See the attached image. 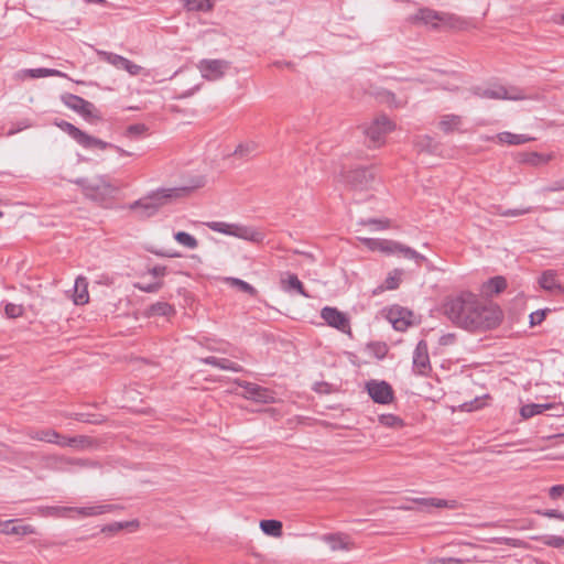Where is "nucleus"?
<instances>
[{
  "label": "nucleus",
  "mask_w": 564,
  "mask_h": 564,
  "mask_svg": "<svg viewBox=\"0 0 564 564\" xmlns=\"http://www.w3.org/2000/svg\"><path fill=\"white\" fill-rule=\"evenodd\" d=\"M443 310L453 324L469 332L496 328L502 318V313L497 305L484 304L469 292L447 299Z\"/></svg>",
  "instance_id": "nucleus-1"
},
{
  "label": "nucleus",
  "mask_w": 564,
  "mask_h": 564,
  "mask_svg": "<svg viewBox=\"0 0 564 564\" xmlns=\"http://www.w3.org/2000/svg\"><path fill=\"white\" fill-rule=\"evenodd\" d=\"M188 192V187L159 188L131 203L129 209L140 218H150L172 199L183 197Z\"/></svg>",
  "instance_id": "nucleus-2"
},
{
  "label": "nucleus",
  "mask_w": 564,
  "mask_h": 564,
  "mask_svg": "<svg viewBox=\"0 0 564 564\" xmlns=\"http://www.w3.org/2000/svg\"><path fill=\"white\" fill-rule=\"evenodd\" d=\"M84 195L97 203L104 204L115 197L119 187L106 175H98L91 178H77L75 181Z\"/></svg>",
  "instance_id": "nucleus-3"
},
{
  "label": "nucleus",
  "mask_w": 564,
  "mask_h": 564,
  "mask_svg": "<svg viewBox=\"0 0 564 564\" xmlns=\"http://www.w3.org/2000/svg\"><path fill=\"white\" fill-rule=\"evenodd\" d=\"M359 240L371 251H380L386 254L400 253L406 259L414 260L417 265L427 262L423 254L394 240L375 238H359Z\"/></svg>",
  "instance_id": "nucleus-4"
},
{
  "label": "nucleus",
  "mask_w": 564,
  "mask_h": 564,
  "mask_svg": "<svg viewBox=\"0 0 564 564\" xmlns=\"http://www.w3.org/2000/svg\"><path fill=\"white\" fill-rule=\"evenodd\" d=\"M57 126L85 149L98 148L100 150H105L107 148H115L121 155H130V153L124 151L123 149L115 147L111 143L105 142L93 135H89L70 122L63 120L58 122Z\"/></svg>",
  "instance_id": "nucleus-5"
},
{
  "label": "nucleus",
  "mask_w": 564,
  "mask_h": 564,
  "mask_svg": "<svg viewBox=\"0 0 564 564\" xmlns=\"http://www.w3.org/2000/svg\"><path fill=\"white\" fill-rule=\"evenodd\" d=\"M394 123L384 115L376 117L364 130L369 145L373 148L381 147L384 143L386 135L394 129Z\"/></svg>",
  "instance_id": "nucleus-6"
},
{
  "label": "nucleus",
  "mask_w": 564,
  "mask_h": 564,
  "mask_svg": "<svg viewBox=\"0 0 564 564\" xmlns=\"http://www.w3.org/2000/svg\"><path fill=\"white\" fill-rule=\"evenodd\" d=\"M62 101L66 107L78 112L90 122L101 119V116L95 105L77 95L64 94L62 95Z\"/></svg>",
  "instance_id": "nucleus-7"
},
{
  "label": "nucleus",
  "mask_w": 564,
  "mask_h": 564,
  "mask_svg": "<svg viewBox=\"0 0 564 564\" xmlns=\"http://www.w3.org/2000/svg\"><path fill=\"white\" fill-rule=\"evenodd\" d=\"M473 94L479 98L486 99H505V100H522L525 99L522 90L518 88H507L501 85H492L490 87H476Z\"/></svg>",
  "instance_id": "nucleus-8"
},
{
  "label": "nucleus",
  "mask_w": 564,
  "mask_h": 564,
  "mask_svg": "<svg viewBox=\"0 0 564 564\" xmlns=\"http://www.w3.org/2000/svg\"><path fill=\"white\" fill-rule=\"evenodd\" d=\"M197 68L204 79L215 82L221 79L230 68V62L226 59H202Z\"/></svg>",
  "instance_id": "nucleus-9"
},
{
  "label": "nucleus",
  "mask_w": 564,
  "mask_h": 564,
  "mask_svg": "<svg viewBox=\"0 0 564 564\" xmlns=\"http://www.w3.org/2000/svg\"><path fill=\"white\" fill-rule=\"evenodd\" d=\"M239 387L243 389L241 395L245 399L252 400L259 403H271L274 401V393L268 388L261 387L259 384L241 381L239 379L235 380Z\"/></svg>",
  "instance_id": "nucleus-10"
},
{
  "label": "nucleus",
  "mask_w": 564,
  "mask_h": 564,
  "mask_svg": "<svg viewBox=\"0 0 564 564\" xmlns=\"http://www.w3.org/2000/svg\"><path fill=\"white\" fill-rule=\"evenodd\" d=\"M366 390L376 403L390 404L394 400L393 389L387 381L370 380L366 383Z\"/></svg>",
  "instance_id": "nucleus-11"
},
{
  "label": "nucleus",
  "mask_w": 564,
  "mask_h": 564,
  "mask_svg": "<svg viewBox=\"0 0 564 564\" xmlns=\"http://www.w3.org/2000/svg\"><path fill=\"white\" fill-rule=\"evenodd\" d=\"M321 317L327 323V325L345 334H350L351 329L348 317L336 307L325 306L321 311Z\"/></svg>",
  "instance_id": "nucleus-12"
},
{
  "label": "nucleus",
  "mask_w": 564,
  "mask_h": 564,
  "mask_svg": "<svg viewBox=\"0 0 564 564\" xmlns=\"http://www.w3.org/2000/svg\"><path fill=\"white\" fill-rule=\"evenodd\" d=\"M346 182L355 189H367L375 180L373 172L368 167L350 170L345 175Z\"/></svg>",
  "instance_id": "nucleus-13"
},
{
  "label": "nucleus",
  "mask_w": 564,
  "mask_h": 564,
  "mask_svg": "<svg viewBox=\"0 0 564 564\" xmlns=\"http://www.w3.org/2000/svg\"><path fill=\"white\" fill-rule=\"evenodd\" d=\"M431 369L427 344L420 340L413 352V371L419 376H427Z\"/></svg>",
  "instance_id": "nucleus-14"
},
{
  "label": "nucleus",
  "mask_w": 564,
  "mask_h": 564,
  "mask_svg": "<svg viewBox=\"0 0 564 564\" xmlns=\"http://www.w3.org/2000/svg\"><path fill=\"white\" fill-rule=\"evenodd\" d=\"M546 410H555V413L553 414L554 416L564 415V406L561 404H555V403L525 404V405L521 406L520 414L523 419H530L532 416L542 414Z\"/></svg>",
  "instance_id": "nucleus-15"
},
{
  "label": "nucleus",
  "mask_w": 564,
  "mask_h": 564,
  "mask_svg": "<svg viewBox=\"0 0 564 564\" xmlns=\"http://www.w3.org/2000/svg\"><path fill=\"white\" fill-rule=\"evenodd\" d=\"M68 508L70 509L69 516H72V513H75L78 517L87 518V517H96V516H100V514H104L107 512H111L117 507L113 505H97V506H91V507H68Z\"/></svg>",
  "instance_id": "nucleus-16"
},
{
  "label": "nucleus",
  "mask_w": 564,
  "mask_h": 564,
  "mask_svg": "<svg viewBox=\"0 0 564 564\" xmlns=\"http://www.w3.org/2000/svg\"><path fill=\"white\" fill-rule=\"evenodd\" d=\"M332 551L350 550L351 542L349 538L341 533L324 534L321 538Z\"/></svg>",
  "instance_id": "nucleus-17"
},
{
  "label": "nucleus",
  "mask_w": 564,
  "mask_h": 564,
  "mask_svg": "<svg viewBox=\"0 0 564 564\" xmlns=\"http://www.w3.org/2000/svg\"><path fill=\"white\" fill-rule=\"evenodd\" d=\"M444 18L438 12L424 8L420 9L414 15L410 18V21L417 23L421 22L423 24H430L432 26H436L438 21H443Z\"/></svg>",
  "instance_id": "nucleus-18"
},
{
  "label": "nucleus",
  "mask_w": 564,
  "mask_h": 564,
  "mask_svg": "<svg viewBox=\"0 0 564 564\" xmlns=\"http://www.w3.org/2000/svg\"><path fill=\"white\" fill-rule=\"evenodd\" d=\"M1 533L4 535H29L34 534L35 529L30 524H18L13 520L3 522Z\"/></svg>",
  "instance_id": "nucleus-19"
},
{
  "label": "nucleus",
  "mask_w": 564,
  "mask_h": 564,
  "mask_svg": "<svg viewBox=\"0 0 564 564\" xmlns=\"http://www.w3.org/2000/svg\"><path fill=\"white\" fill-rule=\"evenodd\" d=\"M540 286L545 290L556 294H561L564 292L563 286L558 283L556 279V274L552 270H546L542 273L539 279Z\"/></svg>",
  "instance_id": "nucleus-20"
},
{
  "label": "nucleus",
  "mask_w": 564,
  "mask_h": 564,
  "mask_svg": "<svg viewBox=\"0 0 564 564\" xmlns=\"http://www.w3.org/2000/svg\"><path fill=\"white\" fill-rule=\"evenodd\" d=\"M234 237H237V238H240L243 240H248L251 242H256V243H260L264 239V235L261 231H259L252 227L240 226V225H236Z\"/></svg>",
  "instance_id": "nucleus-21"
},
{
  "label": "nucleus",
  "mask_w": 564,
  "mask_h": 564,
  "mask_svg": "<svg viewBox=\"0 0 564 564\" xmlns=\"http://www.w3.org/2000/svg\"><path fill=\"white\" fill-rule=\"evenodd\" d=\"M282 289L285 292L295 291L304 297H310V294L306 293L302 282L299 280L297 275L294 273H288L285 278L281 279Z\"/></svg>",
  "instance_id": "nucleus-22"
},
{
  "label": "nucleus",
  "mask_w": 564,
  "mask_h": 564,
  "mask_svg": "<svg viewBox=\"0 0 564 564\" xmlns=\"http://www.w3.org/2000/svg\"><path fill=\"white\" fill-rule=\"evenodd\" d=\"M87 286H88V282H87L86 278L78 276L76 279L75 285H74V289H75L74 303L76 305H83V304L88 303L89 294H88Z\"/></svg>",
  "instance_id": "nucleus-23"
},
{
  "label": "nucleus",
  "mask_w": 564,
  "mask_h": 564,
  "mask_svg": "<svg viewBox=\"0 0 564 564\" xmlns=\"http://www.w3.org/2000/svg\"><path fill=\"white\" fill-rule=\"evenodd\" d=\"M26 434L32 440L43 441L53 444L58 443V440L61 438V435L52 429L41 431H29Z\"/></svg>",
  "instance_id": "nucleus-24"
},
{
  "label": "nucleus",
  "mask_w": 564,
  "mask_h": 564,
  "mask_svg": "<svg viewBox=\"0 0 564 564\" xmlns=\"http://www.w3.org/2000/svg\"><path fill=\"white\" fill-rule=\"evenodd\" d=\"M462 118L457 115H444L438 122L440 129L445 133H451L459 128Z\"/></svg>",
  "instance_id": "nucleus-25"
},
{
  "label": "nucleus",
  "mask_w": 564,
  "mask_h": 564,
  "mask_svg": "<svg viewBox=\"0 0 564 564\" xmlns=\"http://www.w3.org/2000/svg\"><path fill=\"white\" fill-rule=\"evenodd\" d=\"M187 11L209 12L214 8V0H182Z\"/></svg>",
  "instance_id": "nucleus-26"
},
{
  "label": "nucleus",
  "mask_w": 564,
  "mask_h": 564,
  "mask_svg": "<svg viewBox=\"0 0 564 564\" xmlns=\"http://www.w3.org/2000/svg\"><path fill=\"white\" fill-rule=\"evenodd\" d=\"M174 313V307L167 302H156L150 305L147 310L148 316H170Z\"/></svg>",
  "instance_id": "nucleus-27"
},
{
  "label": "nucleus",
  "mask_w": 564,
  "mask_h": 564,
  "mask_svg": "<svg viewBox=\"0 0 564 564\" xmlns=\"http://www.w3.org/2000/svg\"><path fill=\"white\" fill-rule=\"evenodd\" d=\"M496 138L499 140V142L508 144H523L533 140V138H529L524 134H514L507 131L498 133Z\"/></svg>",
  "instance_id": "nucleus-28"
},
{
  "label": "nucleus",
  "mask_w": 564,
  "mask_h": 564,
  "mask_svg": "<svg viewBox=\"0 0 564 564\" xmlns=\"http://www.w3.org/2000/svg\"><path fill=\"white\" fill-rule=\"evenodd\" d=\"M23 73L31 78H41L48 76L66 77V74L53 68H31L23 70Z\"/></svg>",
  "instance_id": "nucleus-29"
},
{
  "label": "nucleus",
  "mask_w": 564,
  "mask_h": 564,
  "mask_svg": "<svg viewBox=\"0 0 564 564\" xmlns=\"http://www.w3.org/2000/svg\"><path fill=\"white\" fill-rule=\"evenodd\" d=\"M260 528L270 536L279 538L282 535V523L278 520H262Z\"/></svg>",
  "instance_id": "nucleus-30"
},
{
  "label": "nucleus",
  "mask_w": 564,
  "mask_h": 564,
  "mask_svg": "<svg viewBox=\"0 0 564 564\" xmlns=\"http://www.w3.org/2000/svg\"><path fill=\"white\" fill-rule=\"evenodd\" d=\"M507 288V281L503 276H494L485 284V291L489 294H498Z\"/></svg>",
  "instance_id": "nucleus-31"
},
{
  "label": "nucleus",
  "mask_w": 564,
  "mask_h": 564,
  "mask_svg": "<svg viewBox=\"0 0 564 564\" xmlns=\"http://www.w3.org/2000/svg\"><path fill=\"white\" fill-rule=\"evenodd\" d=\"M415 148L419 152L434 153L437 150L438 144L433 138L423 135L415 141Z\"/></svg>",
  "instance_id": "nucleus-32"
},
{
  "label": "nucleus",
  "mask_w": 564,
  "mask_h": 564,
  "mask_svg": "<svg viewBox=\"0 0 564 564\" xmlns=\"http://www.w3.org/2000/svg\"><path fill=\"white\" fill-rule=\"evenodd\" d=\"M414 501L426 508H453V502L440 498H419Z\"/></svg>",
  "instance_id": "nucleus-33"
},
{
  "label": "nucleus",
  "mask_w": 564,
  "mask_h": 564,
  "mask_svg": "<svg viewBox=\"0 0 564 564\" xmlns=\"http://www.w3.org/2000/svg\"><path fill=\"white\" fill-rule=\"evenodd\" d=\"M68 507H45L41 509V514L45 517H55V518H72L69 516Z\"/></svg>",
  "instance_id": "nucleus-34"
},
{
  "label": "nucleus",
  "mask_w": 564,
  "mask_h": 564,
  "mask_svg": "<svg viewBox=\"0 0 564 564\" xmlns=\"http://www.w3.org/2000/svg\"><path fill=\"white\" fill-rule=\"evenodd\" d=\"M98 55L107 63L111 64L117 68H122L126 62V57L106 51H99Z\"/></svg>",
  "instance_id": "nucleus-35"
},
{
  "label": "nucleus",
  "mask_w": 564,
  "mask_h": 564,
  "mask_svg": "<svg viewBox=\"0 0 564 564\" xmlns=\"http://www.w3.org/2000/svg\"><path fill=\"white\" fill-rule=\"evenodd\" d=\"M209 229L216 232L234 236L236 225L224 221H210L206 224Z\"/></svg>",
  "instance_id": "nucleus-36"
},
{
  "label": "nucleus",
  "mask_w": 564,
  "mask_h": 564,
  "mask_svg": "<svg viewBox=\"0 0 564 564\" xmlns=\"http://www.w3.org/2000/svg\"><path fill=\"white\" fill-rule=\"evenodd\" d=\"M174 239L188 249H195L198 246L197 239L185 231H178L174 235Z\"/></svg>",
  "instance_id": "nucleus-37"
},
{
  "label": "nucleus",
  "mask_w": 564,
  "mask_h": 564,
  "mask_svg": "<svg viewBox=\"0 0 564 564\" xmlns=\"http://www.w3.org/2000/svg\"><path fill=\"white\" fill-rule=\"evenodd\" d=\"M130 527H138V521L113 522V523L105 525L101 529V532L108 533V534H115V533L119 532L120 530L130 528Z\"/></svg>",
  "instance_id": "nucleus-38"
},
{
  "label": "nucleus",
  "mask_w": 564,
  "mask_h": 564,
  "mask_svg": "<svg viewBox=\"0 0 564 564\" xmlns=\"http://www.w3.org/2000/svg\"><path fill=\"white\" fill-rule=\"evenodd\" d=\"M379 422L383 426L400 429L404 425L403 420L394 414H382L379 416Z\"/></svg>",
  "instance_id": "nucleus-39"
},
{
  "label": "nucleus",
  "mask_w": 564,
  "mask_h": 564,
  "mask_svg": "<svg viewBox=\"0 0 564 564\" xmlns=\"http://www.w3.org/2000/svg\"><path fill=\"white\" fill-rule=\"evenodd\" d=\"M397 314H401V311H391L389 314V319L392 323V326L395 330L403 332L410 325V322L406 321L403 316L397 317Z\"/></svg>",
  "instance_id": "nucleus-40"
},
{
  "label": "nucleus",
  "mask_w": 564,
  "mask_h": 564,
  "mask_svg": "<svg viewBox=\"0 0 564 564\" xmlns=\"http://www.w3.org/2000/svg\"><path fill=\"white\" fill-rule=\"evenodd\" d=\"M257 150V144L253 141L239 144L234 154L243 159L250 156Z\"/></svg>",
  "instance_id": "nucleus-41"
},
{
  "label": "nucleus",
  "mask_w": 564,
  "mask_h": 564,
  "mask_svg": "<svg viewBox=\"0 0 564 564\" xmlns=\"http://www.w3.org/2000/svg\"><path fill=\"white\" fill-rule=\"evenodd\" d=\"M401 276H402V271L398 270V269H395L394 271L389 273V275L387 276V279L384 281L386 289H388V290L398 289L400 285V282H401Z\"/></svg>",
  "instance_id": "nucleus-42"
},
{
  "label": "nucleus",
  "mask_w": 564,
  "mask_h": 564,
  "mask_svg": "<svg viewBox=\"0 0 564 564\" xmlns=\"http://www.w3.org/2000/svg\"><path fill=\"white\" fill-rule=\"evenodd\" d=\"M229 281L231 285L237 286L241 292L248 293L251 296H256L258 293L251 284L243 280L231 278Z\"/></svg>",
  "instance_id": "nucleus-43"
},
{
  "label": "nucleus",
  "mask_w": 564,
  "mask_h": 564,
  "mask_svg": "<svg viewBox=\"0 0 564 564\" xmlns=\"http://www.w3.org/2000/svg\"><path fill=\"white\" fill-rule=\"evenodd\" d=\"M88 442L87 437L85 436H78V437H61L58 440V443H56L57 445H61V446H73V447H78V446H84L86 443Z\"/></svg>",
  "instance_id": "nucleus-44"
},
{
  "label": "nucleus",
  "mask_w": 564,
  "mask_h": 564,
  "mask_svg": "<svg viewBox=\"0 0 564 564\" xmlns=\"http://www.w3.org/2000/svg\"><path fill=\"white\" fill-rule=\"evenodd\" d=\"M4 313L9 318H18L24 314V307L21 304L8 303Z\"/></svg>",
  "instance_id": "nucleus-45"
},
{
  "label": "nucleus",
  "mask_w": 564,
  "mask_h": 564,
  "mask_svg": "<svg viewBox=\"0 0 564 564\" xmlns=\"http://www.w3.org/2000/svg\"><path fill=\"white\" fill-rule=\"evenodd\" d=\"M532 212V207L516 208V209H501L498 207L497 213L503 217H517L529 214Z\"/></svg>",
  "instance_id": "nucleus-46"
},
{
  "label": "nucleus",
  "mask_w": 564,
  "mask_h": 564,
  "mask_svg": "<svg viewBox=\"0 0 564 564\" xmlns=\"http://www.w3.org/2000/svg\"><path fill=\"white\" fill-rule=\"evenodd\" d=\"M360 225L373 226L376 230H383V229H387L390 227V221H389V219L370 218V219L361 220Z\"/></svg>",
  "instance_id": "nucleus-47"
},
{
  "label": "nucleus",
  "mask_w": 564,
  "mask_h": 564,
  "mask_svg": "<svg viewBox=\"0 0 564 564\" xmlns=\"http://www.w3.org/2000/svg\"><path fill=\"white\" fill-rule=\"evenodd\" d=\"M541 541L544 545L551 547L560 549L564 546V538L560 535H545L541 539Z\"/></svg>",
  "instance_id": "nucleus-48"
},
{
  "label": "nucleus",
  "mask_w": 564,
  "mask_h": 564,
  "mask_svg": "<svg viewBox=\"0 0 564 564\" xmlns=\"http://www.w3.org/2000/svg\"><path fill=\"white\" fill-rule=\"evenodd\" d=\"M221 370H230L234 372H240L242 371V367L236 362H232L231 360L227 358H219L218 367Z\"/></svg>",
  "instance_id": "nucleus-49"
},
{
  "label": "nucleus",
  "mask_w": 564,
  "mask_h": 564,
  "mask_svg": "<svg viewBox=\"0 0 564 564\" xmlns=\"http://www.w3.org/2000/svg\"><path fill=\"white\" fill-rule=\"evenodd\" d=\"M147 131V127L143 123L130 124L126 130V135L130 138L140 137Z\"/></svg>",
  "instance_id": "nucleus-50"
},
{
  "label": "nucleus",
  "mask_w": 564,
  "mask_h": 564,
  "mask_svg": "<svg viewBox=\"0 0 564 564\" xmlns=\"http://www.w3.org/2000/svg\"><path fill=\"white\" fill-rule=\"evenodd\" d=\"M550 160H551V155H544V154H539V153L533 152V153L529 154L527 162L532 165H540V164L547 163Z\"/></svg>",
  "instance_id": "nucleus-51"
},
{
  "label": "nucleus",
  "mask_w": 564,
  "mask_h": 564,
  "mask_svg": "<svg viewBox=\"0 0 564 564\" xmlns=\"http://www.w3.org/2000/svg\"><path fill=\"white\" fill-rule=\"evenodd\" d=\"M466 561L457 557H434L427 564H465Z\"/></svg>",
  "instance_id": "nucleus-52"
},
{
  "label": "nucleus",
  "mask_w": 564,
  "mask_h": 564,
  "mask_svg": "<svg viewBox=\"0 0 564 564\" xmlns=\"http://www.w3.org/2000/svg\"><path fill=\"white\" fill-rule=\"evenodd\" d=\"M369 347L373 349L376 357L379 359L384 358L388 352V347L383 343L370 344Z\"/></svg>",
  "instance_id": "nucleus-53"
},
{
  "label": "nucleus",
  "mask_w": 564,
  "mask_h": 564,
  "mask_svg": "<svg viewBox=\"0 0 564 564\" xmlns=\"http://www.w3.org/2000/svg\"><path fill=\"white\" fill-rule=\"evenodd\" d=\"M122 69L127 70L130 75L135 76V75L140 74V72L142 70V67L140 65L132 63L130 59L127 58Z\"/></svg>",
  "instance_id": "nucleus-54"
},
{
  "label": "nucleus",
  "mask_w": 564,
  "mask_h": 564,
  "mask_svg": "<svg viewBox=\"0 0 564 564\" xmlns=\"http://www.w3.org/2000/svg\"><path fill=\"white\" fill-rule=\"evenodd\" d=\"M544 193L564 191V178L557 180L542 189Z\"/></svg>",
  "instance_id": "nucleus-55"
},
{
  "label": "nucleus",
  "mask_w": 564,
  "mask_h": 564,
  "mask_svg": "<svg viewBox=\"0 0 564 564\" xmlns=\"http://www.w3.org/2000/svg\"><path fill=\"white\" fill-rule=\"evenodd\" d=\"M564 496V485H555L549 489V497L556 500Z\"/></svg>",
  "instance_id": "nucleus-56"
},
{
  "label": "nucleus",
  "mask_w": 564,
  "mask_h": 564,
  "mask_svg": "<svg viewBox=\"0 0 564 564\" xmlns=\"http://www.w3.org/2000/svg\"><path fill=\"white\" fill-rule=\"evenodd\" d=\"M546 315L545 310H539L530 314V323L531 325L541 324Z\"/></svg>",
  "instance_id": "nucleus-57"
},
{
  "label": "nucleus",
  "mask_w": 564,
  "mask_h": 564,
  "mask_svg": "<svg viewBox=\"0 0 564 564\" xmlns=\"http://www.w3.org/2000/svg\"><path fill=\"white\" fill-rule=\"evenodd\" d=\"M538 513L543 517H546V518H555V519L564 521V513L558 510H555V509L538 511Z\"/></svg>",
  "instance_id": "nucleus-58"
},
{
  "label": "nucleus",
  "mask_w": 564,
  "mask_h": 564,
  "mask_svg": "<svg viewBox=\"0 0 564 564\" xmlns=\"http://www.w3.org/2000/svg\"><path fill=\"white\" fill-rule=\"evenodd\" d=\"M162 286V283L161 282H156V283H151V284H147V285H143V284H137V288L140 289L141 291L143 292H147V293H154L156 291H159Z\"/></svg>",
  "instance_id": "nucleus-59"
},
{
  "label": "nucleus",
  "mask_w": 564,
  "mask_h": 564,
  "mask_svg": "<svg viewBox=\"0 0 564 564\" xmlns=\"http://www.w3.org/2000/svg\"><path fill=\"white\" fill-rule=\"evenodd\" d=\"M455 341V335L454 334H445L441 336L440 338V345L447 346L452 345Z\"/></svg>",
  "instance_id": "nucleus-60"
},
{
  "label": "nucleus",
  "mask_w": 564,
  "mask_h": 564,
  "mask_svg": "<svg viewBox=\"0 0 564 564\" xmlns=\"http://www.w3.org/2000/svg\"><path fill=\"white\" fill-rule=\"evenodd\" d=\"M386 96H387V99H386V100H387V102H388V104H390L391 106H394V107H401V106L403 105L401 101H397V100H395V96H394V94H392V93L388 91V93L386 94Z\"/></svg>",
  "instance_id": "nucleus-61"
},
{
  "label": "nucleus",
  "mask_w": 564,
  "mask_h": 564,
  "mask_svg": "<svg viewBox=\"0 0 564 564\" xmlns=\"http://www.w3.org/2000/svg\"><path fill=\"white\" fill-rule=\"evenodd\" d=\"M200 361L213 367H218L219 358L215 356H209L206 358H202Z\"/></svg>",
  "instance_id": "nucleus-62"
},
{
  "label": "nucleus",
  "mask_w": 564,
  "mask_h": 564,
  "mask_svg": "<svg viewBox=\"0 0 564 564\" xmlns=\"http://www.w3.org/2000/svg\"><path fill=\"white\" fill-rule=\"evenodd\" d=\"M150 273L153 276H162L165 274V267L155 265L150 270Z\"/></svg>",
  "instance_id": "nucleus-63"
},
{
  "label": "nucleus",
  "mask_w": 564,
  "mask_h": 564,
  "mask_svg": "<svg viewBox=\"0 0 564 564\" xmlns=\"http://www.w3.org/2000/svg\"><path fill=\"white\" fill-rule=\"evenodd\" d=\"M442 88L445 90L454 91V90H457L458 86L448 84V85H443Z\"/></svg>",
  "instance_id": "nucleus-64"
}]
</instances>
